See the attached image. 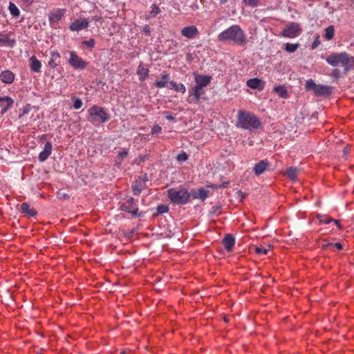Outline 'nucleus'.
<instances>
[{
  "label": "nucleus",
  "instance_id": "44",
  "mask_svg": "<svg viewBox=\"0 0 354 354\" xmlns=\"http://www.w3.org/2000/svg\"><path fill=\"white\" fill-rule=\"evenodd\" d=\"M169 210V208L167 205H158L157 207V211L158 214H163L167 212Z\"/></svg>",
  "mask_w": 354,
  "mask_h": 354
},
{
  "label": "nucleus",
  "instance_id": "34",
  "mask_svg": "<svg viewBox=\"0 0 354 354\" xmlns=\"http://www.w3.org/2000/svg\"><path fill=\"white\" fill-rule=\"evenodd\" d=\"M335 34V28L333 26H329L325 28L324 38L326 40H330L333 38Z\"/></svg>",
  "mask_w": 354,
  "mask_h": 354
},
{
  "label": "nucleus",
  "instance_id": "39",
  "mask_svg": "<svg viewBox=\"0 0 354 354\" xmlns=\"http://www.w3.org/2000/svg\"><path fill=\"white\" fill-rule=\"evenodd\" d=\"M160 9L159 8V7L156 4H153L151 6V10L150 12L151 17L156 16L158 14L160 13Z\"/></svg>",
  "mask_w": 354,
  "mask_h": 354
},
{
  "label": "nucleus",
  "instance_id": "40",
  "mask_svg": "<svg viewBox=\"0 0 354 354\" xmlns=\"http://www.w3.org/2000/svg\"><path fill=\"white\" fill-rule=\"evenodd\" d=\"M95 41L94 39L91 38L88 40H84L82 41V44L84 46H87L88 48H93L95 46Z\"/></svg>",
  "mask_w": 354,
  "mask_h": 354
},
{
  "label": "nucleus",
  "instance_id": "49",
  "mask_svg": "<svg viewBox=\"0 0 354 354\" xmlns=\"http://www.w3.org/2000/svg\"><path fill=\"white\" fill-rule=\"evenodd\" d=\"M142 31L146 35H150L151 28L149 25H145L142 27Z\"/></svg>",
  "mask_w": 354,
  "mask_h": 354
},
{
  "label": "nucleus",
  "instance_id": "36",
  "mask_svg": "<svg viewBox=\"0 0 354 354\" xmlns=\"http://www.w3.org/2000/svg\"><path fill=\"white\" fill-rule=\"evenodd\" d=\"M299 48L298 44H289L285 45V50L288 53H294Z\"/></svg>",
  "mask_w": 354,
  "mask_h": 354
},
{
  "label": "nucleus",
  "instance_id": "22",
  "mask_svg": "<svg viewBox=\"0 0 354 354\" xmlns=\"http://www.w3.org/2000/svg\"><path fill=\"white\" fill-rule=\"evenodd\" d=\"M30 62V68L32 72L34 73H40L41 72V62L37 59V58L35 56H32L29 59Z\"/></svg>",
  "mask_w": 354,
  "mask_h": 354
},
{
  "label": "nucleus",
  "instance_id": "10",
  "mask_svg": "<svg viewBox=\"0 0 354 354\" xmlns=\"http://www.w3.org/2000/svg\"><path fill=\"white\" fill-rule=\"evenodd\" d=\"M122 209L130 213L134 218L140 217L142 213L138 214V208L135 204L134 199L133 198H128L122 205Z\"/></svg>",
  "mask_w": 354,
  "mask_h": 354
},
{
  "label": "nucleus",
  "instance_id": "54",
  "mask_svg": "<svg viewBox=\"0 0 354 354\" xmlns=\"http://www.w3.org/2000/svg\"><path fill=\"white\" fill-rule=\"evenodd\" d=\"M337 227L339 229V230H342L344 229V227L342 226V223H335Z\"/></svg>",
  "mask_w": 354,
  "mask_h": 354
},
{
  "label": "nucleus",
  "instance_id": "51",
  "mask_svg": "<svg viewBox=\"0 0 354 354\" xmlns=\"http://www.w3.org/2000/svg\"><path fill=\"white\" fill-rule=\"evenodd\" d=\"M134 234H135L134 230H131V231H130V232H124L125 236H126L127 237H128V238H131V237H133V235H134Z\"/></svg>",
  "mask_w": 354,
  "mask_h": 354
},
{
  "label": "nucleus",
  "instance_id": "52",
  "mask_svg": "<svg viewBox=\"0 0 354 354\" xmlns=\"http://www.w3.org/2000/svg\"><path fill=\"white\" fill-rule=\"evenodd\" d=\"M21 1L23 3H24L26 6H30L34 2V0H21Z\"/></svg>",
  "mask_w": 354,
  "mask_h": 354
},
{
  "label": "nucleus",
  "instance_id": "37",
  "mask_svg": "<svg viewBox=\"0 0 354 354\" xmlns=\"http://www.w3.org/2000/svg\"><path fill=\"white\" fill-rule=\"evenodd\" d=\"M174 89L177 92H180L182 93H185L186 88L185 85L182 83L177 84L174 85Z\"/></svg>",
  "mask_w": 354,
  "mask_h": 354
},
{
  "label": "nucleus",
  "instance_id": "21",
  "mask_svg": "<svg viewBox=\"0 0 354 354\" xmlns=\"http://www.w3.org/2000/svg\"><path fill=\"white\" fill-rule=\"evenodd\" d=\"M269 162L267 160H261L258 163H257L254 167V172L257 176H260L262 174L266 169L268 166Z\"/></svg>",
  "mask_w": 354,
  "mask_h": 354
},
{
  "label": "nucleus",
  "instance_id": "13",
  "mask_svg": "<svg viewBox=\"0 0 354 354\" xmlns=\"http://www.w3.org/2000/svg\"><path fill=\"white\" fill-rule=\"evenodd\" d=\"M198 34L199 31L195 26H186L181 30V35L189 39L195 38Z\"/></svg>",
  "mask_w": 354,
  "mask_h": 354
},
{
  "label": "nucleus",
  "instance_id": "5",
  "mask_svg": "<svg viewBox=\"0 0 354 354\" xmlns=\"http://www.w3.org/2000/svg\"><path fill=\"white\" fill-rule=\"evenodd\" d=\"M305 88L308 91H312L317 96H329L332 93L331 87L326 85L317 84L311 79L306 81Z\"/></svg>",
  "mask_w": 354,
  "mask_h": 354
},
{
  "label": "nucleus",
  "instance_id": "3",
  "mask_svg": "<svg viewBox=\"0 0 354 354\" xmlns=\"http://www.w3.org/2000/svg\"><path fill=\"white\" fill-rule=\"evenodd\" d=\"M326 62L333 66H342L345 73L354 65V57L346 52L333 53L326 58Z\"/></svg>",
  "mask_w": 354,
  "mask_h": 354
},
{
  "label": "nucleus",
  "instance_id": "43",
  "mask_svg": "<svg viewBox=\"0 0 354 354\" xmlns=\"http://www.w3.org/2000/svg\"><path fill=\"white\" fill-rule=\"evenodd\" d=\"M269 250L267 248H261V247H257L255 248V252L257 254L260 255H266L268 254Z\"/></svg>",
  "mask_w": 354,
  "mask_h": 354
},
{
  "label": "nucleus",
  "instance_id": "11",
  "mask_svg": "<svg viewBox=\"0 0 354 354\" xmlns=\"http://www.w3.org/2000/svg\"><path fill=\"white\" fill-rule=\"evenodd\" d=\"M90 20L88 18H78L75 19L69 26V30L73 32H79L86 29L89 26Z\"/></svg>",
  "mask_w": 354,
  "mask_h": 354
},
{
  "label": "nucleus",
  "instance_id": "19",
  "mask_svg": "<svg viewBox=\"0 0 354 354\" xmlns=\"http://www.w3.org/2000/svg\"><path fill=\"white\" fill-rule=\"evenodd\" d=\"M34 107L30 104H27L23 108L19 109V118L22 120V122H25L26 125L30 124V122L26 119V116L30 113Z\"/></svg>",
  "mask_w": 354,
  "mask_h": 354
},
{
  "label": "nucleus",
  "instance_id": "50",
  "mask_svg": "<svg viewBox=\"0 0 354 354\" xmlns=\"http://www.w3.org/2000/svg\"><path fill=\"white\" fill-rule=\"evenodd\" d=\"M137 180H138V181H142V182H143V185H146V183H147V181L148 180V178H147V175L145 174V175H144V176H140V177H138Z\"/></svg>",
  "mask_w": 354,
  "mask_h": 354
},
{
  "label": "nucleus",
  "instance_id": "32",
  "mask_svg": "<svg viewBox=\"0 0 354 354\" xmlns=\"http://www.w3.org/2000/svg\"><path fill=\"white\" fill-rule=\"evenodd\" d=\"M274 91L277 93L281 97L287 98L288 97L287 90L284 86H277L274 88Z\"/></svg>",
  "mask_w": 354,
  "mask_h": 354
},
{
  "label": "nucleus",
  "instance_id": "41",
  "mask_svg": "<svg viewBox=\"0 0 354 354\" xmlns=\"http://www.w3.org/2000/svg\"><path fill=\"white\" fill-rule=\"evenodd\" d=\"M316 217L317 218L319 219V221H331V222H333V221H339L337 219H335V218H330L327 216H322L319 214H317L316 215Z\"/></svg>",
  "mask_w": 354,
  "mask_h": 354
},
{
  "label": "nucleus",
  "instance_id": "16",
  "mask_svg": "<svg viewBox=\"0 0 354 354\" xmlns=\"http://www.w3.org/2000/svg\"><path fill=\"white\" fill-rule=\"evenodd\" d=\"M14 100L9 96L0 97V107L2 109L1 113H5L13 104Z\"/></svg>",
  "mask_w": 354,
  "mask_h": 354
},
{
  "label": "nucleus",
  "instance_id": "25",
  "mask_svg": "<svg viewBox=\"0 0 354 354\" xmlns=\"http://www.w3.org/2000/svg\"><path fill=\"white\" fill-rule=\"evenodd\" d=\"M21 209L22 212L28 216H35L37 214V211L27 203H23Z\"/></svg>",
  "mask_w": 354,
  "mask_h": 354
},
{
  "label": "nucleus",
  "instance_id": "20",
  "mask_svg": "<svg viewBox=\"0 0 354 354\" xmlns=\"http://www.w3.org/2000/svg\"><path fill=\"white\" fill-rule=\"evenodd\" d=\"M0 80L2 82L10 84L14 82L15 75L12 71L6 70L0 73Z\"/></svg>",
  "mask_w": 354,
  "mask_h": 354
},
{
  "label": "nucleus",
  "instance_id": "18",
  "mask_svg": "<svg viewBox=\"0 0 354 354\" xmlns=\"http://www.w3.org/2000/svg\"><path fill=\"white\" fill-rule=\"evenodd\" d=\"M52 144L50 142H47L44 147L42 151L39 154V160L40 162H44L50 156L52 153Z\"/></svg>",
  "mask_w": 354,
  "mask_h": 354
},
{
  "label": "nucleus",
  "instance_id": "42",
  "mask_svg": "<svg viewBox=\"0 0 354 354\" xmlns=\"http://www.w3.org/2000/svg\"><path fill=\"white\" fill-rule=\"evenodd\" d=\"M245 5L254 8L259 5V0H243Z\"/></svg>",
  "mask_w": 354,
  "mask_h": 354
},
{
  "label": "nucleus",
  "instance_id": "46",
  "mask_svg": "<svg viewBox=\"0 0 354 354\" xmlns=\"http://www.w3.org/2000/svg\"><path fill=\"white\" fill-rule=\"evenodd\" d=\"M82 106V102L81 99L80 98H75L74 102H73V107L75 109H79Z\"/></svg>",
  "mask_w": 354,
  "mask_h": 354
},
{
  "label": "nucleus",
  "instance_id": "47",
  "mask_svg": "<svg viewBox=\"0 0 354 354\" xmlns=\"http://www.w3.org/2000/svg\"><path fill=\"white\" fill-rule=\"evenodd\" d=\"M161 131H162V128L160 126L154 125L151 129V134L153 135V134L159 133L161 132Z\"/></svg>",
  "mask_w": 354,
  "mask_h": 354
},
{
  "label": "nucleus",
  "instance_id": "55",
  "mask_svg": "<svg viewBox=\"0 0 354 354\" xmlns=\"http://www.w3.org/2000/svg\"><path fill=\"white\" fill-rule=\"evenodd\" d=\"M166 118L168 120H174V117L172 116V115H167L166 117Z\"/></svg>",
  "mask_w": 354,
  "mask_h": 354
},
{
  "label": "nucleus",
  "instance_id": "28",
  "mask_svg": "<svg viewBox=\"0 0 354 354\" xmlns=\"http://www.w3.org/2000/svg\"><path fill=\"white\" fill-rule=\"evenodd\" d=\"M162 225V227L167 230V232H165V235L167 236H171L174 235L177 232L175 231V225L176 223H161Z\"/></svg>",
  "mask_w": 354,
  "mask_h": 354
},
{
  "label": "nucleus",
  "instance_id": "23",
  "mask_svg": "<svg viewBox=\"0 0 354 354\" xmlns=\"http://www.w3.org/2000/svg\"><path fill=\"white\" fill-rule=\"evenodd\" d=\"M169 82V75L166 73H161V79L159 81L155 82L154 85L157 88H169L168 84Z\"/></svg>",
  "mask_w": 354,
  "mask_h": 354
},
{
  "label": "nucleus",
  "instance_id": "31",
  "mask_svg": "<svg viewBox=\"0 0 354 354\" xmlns=\"http://www.w3.org/2000/svg\"><path fill=\"white\" fill-rule=\"evenodd\" d=\"M129 151L127 149H123L122 151L118 153L115 158V165L118 167L120 166L122 164V160L127 156Z\"/></svg>",
  "mask_w": 354,
  "mask_h": 354
},
{
  "label": "nucleus",
  "instance_id": "8",
  "mask_svg": "<svg viewBox=\"0 0 354 354\" xmlns=\"http://www.w3.org/2000/svg\"><path fill=\"white\" fill-rule=\"evenodd\" d=\"M205 87H203L199 84L196 85L189 90V98L187 100L189 103L198 102L201 99L202 95L205 92L204 89Z\"/></svg>",
  "mask_w": 354,
  "mask_h": 354
},
{
  "label": "nucleus",
  "instance_id": "1",
  "mask_svg": "<svg viewBox=\"0 0 354 354\" xmlns=\"http://www.w3.org/2000/svg\"><path fill=\"white\" fill-rule=\"evenodd\" d=\"M218 39L222 42H230L238 46H245L248 42L244 31L239 25H232L222 31L218 34Z\"/></svg>",
  "mask_w": 354,
  "mask_h": 354
},
{
  "label": "nucleus",
  "instance_id": "53",
  "mask_svg": "<svg viewBox=\"0 0 354 354\" xmlns=\"http://www.w3.org/2000/svg\"><path fill=\"white\" fill-rule=\"evenodd\" d=\"M169 88L174 89V85L176 84V82H174V81H169Z\"/></svg>",
  "mask_w": 354,
  "mask_h": 354
},
{
  "label": "nucleus",
  "instance_id": "27",
  "mask_svg": "<svg viewBox=\"0 0 354 354\" xmlns=\"http://www.w3.org/2000/svg\"><path fill=\"white\" fill-rule=\"evenodd\" d=\"M299 169L296 167H289L285 171L286 176L292 181H295L297 179Z\"/></svg>",
  "mask_w": 354,
  "mask_h": 354
},
{
  "label": "nucleus",
  "instance_id": "30",
  "mask_svg": "<svg viewBox=\"0 0 354 354\" xmlns=\"http://www.w3.org/2000/svg\"><path fill=\"white\" fill-rule=\"evenodd\" d=\"M16 43V41L15 39H10L9 38V35L6 34L2 36L1 38H0V44L6 45L10 47H12Z\"/></svg>",
  "mask_w": 354,
  "mask_h": 354
},
{
  "label": "nucleus",
  "instance_id": "14",
  "mask_svg": "<svg viewBox=\"0 0 354 354\" xmlns=\"http://www.w3.org/2000/svg\"><path fill=\"white\" fill-rule=\"evenodd\" d=\"M221 242L225 249L231 252L235 245V238L232 234H225Z\"/></svg>",
  "mask_w": 354,
  "mask_h": 354
},
{
  "label": "nucleus",
  "instance_id": "48",
  "mask_svg": "<svg viewBox=\"0 0 354 354\" xmlns=\"http://www.w3.org/2000/svg\"><path fill=\"white\" fill-rule=\"evenodd\" d=\"M320 44L319 37L317 36L312 44L311 48L315 49Z\"/></svg>",
  "mask_w": 354,
  "mask_h": 354
},
{
  "label": "nucleus",
  "instance_id": "2",
  "mask_svg": "<svg viewBox=\"0 0 354 354\" xmlns=\"http://www.w3.org/2000/svg\"><path fill=\"white\" fill-rule=\"evenodd\" d=\"M261 126L259 118L252 112L239 110L237 113L236 127L248 131L259 129Z\"/></svg>",
  "mask_w": 354,
  "mask_h": 354
},
{
  "label": "nucleus",
  "instance_id": "7",
  "mask_svg": "<svg viewBox=\"0 0 354 354\" xmlns=\"http://www.w3.org/2000/svg\"><path fill=\"white\" fill-rule=\"evenodd\" d=\"M68 55V64L75 70L82 71L86 68L88 63L80 57L76 51L70 50Z\"/></svg>",
  "mask_w": 354,
  "mask_h": 354
},
{
  "label": "nucleus",
  "instance_id": "45",
  "mask_svg": "<svg viewBox=\"0 0 354 354\" xmlns=\"http://www.w3.org/2000/svg\"><path fill=\"white\" fill-rule=\"evenodd\" d=\"M188 158V156L187 154L185 153V152H181L180 153H179L178 156H177V160L178 161H185L187 160Z\"/></svg>",
  "mask_w": 354,
  "mask_h": 354
},
{
  "label": "nucleus",
  "instance_id": "6",
  "mask_svg": "<svg viewBox=\"0 0 354 354\" xmlns=\"http://www.w3.org/2000/svg\"><path fill=\"white\" fill-rule=\"evenodd\" d=\"M168 197L173 203L185 204L190 197V193L186 189H170L168 190Z\"/></svg>",
  "mask_w": 354,
  "mask_h": 354
},
{
  "label": "nucleus",
  "instance_id": "38",
  "mask_svg": "<svg viewBox=\"0 0 354 354\" xmlns=\"http://www.w3.org/2000/svg\"><path fill=\"white\" fill-rule=\"evenodd\" d=\"M326 247L335 248L337 250H342L344 248V245L341 243H330L326 245Z\"/></svg>",
  "mask_w": 354,
  "mask_h": 354
},
{
  "label": "nucleus",
  "instance_id": "4",
  "mask_svg": "<svg viewBox=\"0 0 354 354\" xmlns=\"http://www.w3.org/2000/svg\"><path fill=\"white\" fill-rule=\"evenodd\" d=\"M88 120L95 126L104 123L109 120V116L106 110L100 106L94 105L88 111Z\"/></svg>",
  "mask_w": 354,
  "mask_h": 354
},
{
  "label": "nucleus",
  "instance_id": "56",
  "mask_svg": "<svg viewBox=\"0 0 354 354\" xmlns=\"http://www.w3.org/2000/svg\"><path fill=\"white\" fill-rule=\"evenodd\" d=\"M314 219H315V216L313 214H311L309 218V221H313Z\"/></svg>",
  "mask_w": 354,
  "mask_h": 354
},
{
  "label": "nucleus",
  "instance_id": "26",
  "mask_svg": "<svg viewBox=\"0 0 354 354\" xmlns=\"http://www.w3.org/2000/svg\"><path fill=\"white\" fill-rule=\"evenodd\" d=\"M145 187L146 185H143V182L138 181L137 179L135 182L133 183L131 185L132 192L134 195H139L141 192L145 189Z\"/></svg>",
  "mask_w": 354,
  "mask_h": 354
},
{
  "label": "nucleus",
  "instance_id": "33",
  "mask_svg": "<svg viewBox=\"0 0 354 354\" xmlns=\"http://www.w3.org/2000/svg\"><path fill=\"white\" fill-rule=\"evenodd\" d=\"M10 13L14 17H18L20 15V11L14 3L10 2L8 6Z\"/></svg>",
  "mask_w": 354,
  "mask_h": 354
},
{
  "label": "nucleus",
  "instance_id": "57",
  "mask_svg": "<svg viewBox=\"0 0 354 354\" xmlns=\"http://www.w3.org/2000/svg\"><path fill=\"white\" fill-rule=\"evenodd\" d=\"M120 354H127L124 351H122Z\"/></svg>",
  "mask_w": 354,
  "mask_h": 354
},
{
  "label": "nucleus",
  "instance_id": "17",
  "mask_svg": "<svg viewBox=\"0 0 354 354\" xmlns=\"http://www.w3.org/2000/svg\"><path fill=\"white\" fill-rule=\"evenodd\" d=\"M194 76L196 84H199L203 87L207 86L212 80V76L210 75H199L196 73L194 74Z\"/></svg>",
  "mask_w": 354,
  "mask_h": 354
},
{
  "label": "nucleus",
  "instance_id": "12",
  "mask_svg": "<svg viewBox=\"0 0 354 354\" xmlns=\"http://www.w3.org/2000/svg\"><path fill=\"white\" fill-rule=\"evenodd\" d=\"M66 10L64 8H57L51 11L48 15L50 24H55L62 19L65 15Z\"/></svg>",
  "mask_w": 354,
  "mask_h": 354
},
{
  "label": "nucleus",
  "instance_id": "35",
  "mask_svg": "<svg viewBox=\"0 0 354 354\" xmlns=\"http://www.w3.org/2000/svg\"><path fill=\"white\" fill-rule=\"evenodd\" d=\"M261 84V80L257 78L250 79L247 81V86L251 88H259Z\"/></svg>",
  "mask_w": 354,
  "mask_h": 354
},
{
  "label": "nucleus",
  "instance_id": "24",
  "mask_svg": "<svg viewBox=\"0 0 354 354\" xmlns=\"http://www.w3.org/2000/svg\"><path fill=\"white\" fill-rule=\"evenodd\" d=\"M59 58H60V54L57 50H51L50 51V59L48 63V66L52 68H56L58 66V62L57 61Z\"/></svg>",
  "mask_w": 354,
  "mask_h": 354
},
{
  "label": "nucleus",
  "instance_id": "9",
  "mask_svg": "<svg viewBox=\"0 0 354 354\" xmlns=\"http://www.w3.org/2000/svg\"><path fill=\"white\" fill-rule=\"evenodd\" d=\"M301 29L299 24L291 23L288 24L282 31V36L288 38H294L300 35Z\"/></svg>",
  "mask_w": 354,
  "mask_h": 354
},
{
  "label": "nucleus",
  "instance_id": "15",
  "mask_svg": "<svg viewBox=\"0 0 354 354\" xmlns=\"http://www.w3.org/2000/svg\"><path fill=\"white\" fill-rule=\"evenodd\" d=\"M209 196V191L205 188H200L197 190L192 189L190 192V196L195 199H200L201 201L205 200Z\"/></svg>",
  "mask_w": 354,
  "mask_h": 354
},
{
  "label": "nucleus",
  "instance_id": "29",
  "mask_svg": "<svg viewBox=\"0 0 354 354\" xmlns=\"http://www.w3.org/2000/svg\"><path fill=\"white\" fill-rule=\"evenodd\" d=\"M149 69L147 68H145L142 65H139L138 68L137 73L138 75H140V80H145L148 75H149Z\"/></svg>",
  "mask_w": 354,
  "mask_h": 354
}]
</instances>
